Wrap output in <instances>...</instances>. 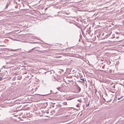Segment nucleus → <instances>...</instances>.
<instances>
[{
	"label": "nucleus",
	"instance_id": "obj_1",
	"mask_svg": "<svg viewBox=\"0 0 124 124\" xmlns=\"http://www.w3.org/2000/svg\"><path fill=\"white\" fill-rule=\"evenodd\" d=\"M81 80H82L83 81H84V79H81Z\"/></svg>",
	"mask_w": 124,
	"mask_h": 124
},
{
	"label": "nucleus",
	"instance_id": "obj_2",
	"mask_svg": "<svg viewBox=\"0 0 124 124\" xmlns=\"http://www.w3.org/2000/svg\"><path fill=\"white\" fill-rule=\"evenodd\" d=\"M120 98H118L117 99H118V100H120Z\"/></svg>",
	"mask_w": 124,
	"mask_h": 124
},
{
	"label": "nucleus",
	"instance_id": "obj_3",
	"mask_svg": "<svg viewBox=\"0 0 124 124\" xmlns=\"http://www.w3.org/2000/svg\"><path fill=\"white\" fill-rule=\"evenodd\" d=\"M42 95V96H44V95Z\"/></svg>",
	"mask_w": 124,
	"mask_h": 124
}]
</instances>
